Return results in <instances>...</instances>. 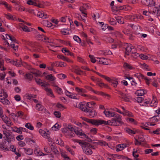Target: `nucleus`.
<instances>
[{
    "label": "nucleus",
    "mask_w": 160,
    "mask_h": 160,
    "mask_svg": "<svg viewBox=\"0 0 160 160\" xmlns=\"http://www.w3.org/2000/svg\"><path fill=\"white\" fill-rule=\"evenodd\" d=\"M103 113L106 117L108 118L113 117L114 118H112L111 120H113V121L115 122V125H112V126H119L118 123L122 125L123 122L122 121L121 116L119 114L113 112L106 111L104 110Z\"/></svg>",
    "instance_id": "1"
},
{
    "label": "nucleus",
    "mask_w": 160,
    "mask_h": 160,
    "mask_svg": "<svg viewBox=\"0 0 160 160\" xmlns=\"http://www.w3.org/2000/svg\"><path fill=\"white\" fill-rule=\"evenodd\" d=\"M113 120H112L106 121L101 119H92V124L96 126L101 125L111 126L115 125V122Z\"/></svg>",
    "instance_id": "2"
},
{
    "label": "nucleus",
    "mask_w": 160,
    "mask_h": 160,
    "mask_svg": "<svg viewBox=\"0 0 160 160\" xmlns=\"http://www.w3.org/2000/svg\"><path fill=\"white\" fill-rule=\"evenodd\" d=\"M3 134L5 136V138L4 139V141L10 142L14 140V136L12 134L6 131H3Z\"/></svg>",
    "instance_id": "3"
},
{
    "label": "nucleus",
    "mask_w": 160,
    "mask_h": 160,
    "mask_svg": "<svg viewBox=\"0 0 160 160\" xmlns=\"http://www.w3.org/2000/svg\"><path fill=\"white\" fill-rule=\"evenodd\" d=\"M88 145L87 146H82V149L84 153L88 155H90L92 153V151L91 150V148L93 147V146L90 145L89 143H88Z\"/></svg>",
    "instance_id": "4"
},
{
    "label": "nucleus",
    "mask_w": 160,
    "mask_h": 160,
    "mask_svg": "<svg viewBox=\"0 0 160 160\" xmlns=\"http://www.w3.org/2000/svg\"><path fill=\"white\" fill-rule=\"evenodd\" d=\"M86 113L87 115L90 118L94 117L96 115L95 110L93 109L88 108Z\"/></svg>",
    "instance_id": "5"
},
{
    "label": "nucleus",
    "mask_w": 160,
    "mask_h": 160,
    "mask_svg": "<svg viewBox=\"0 0 160 160\" xmlns=\"http://www.w3.org/2000/svg\"><path fill=\"white\" fill-rule=\"evenodd\" d=\"M133 46H132L131 44H127L125 48L126 50V52L125 54L126 55H129V52H131L132 53V48H133Z\"/></svg>",
    "instance_id": "6"
},
{
    "label": "nucleus",
    "mask_w": 160,
    "mask_h": 160,
    "mask_svg": "<svg viewBox=\"0 0 160 160\" xmlns=\"http://www.w3.org/2000/svg\"><path fill=\"white\" fill-rule=\"evenodd\" d=\"M98 60H97V61L100 64H103L106 65H108L109 64V62L107 60L104 58H97Z\"/></svg>",
    "instance_id": "7"
},
{
    "label": "nucleus",
    "mask_w": 160,
    "mask_h": 160,
    "mask_svg": "<svg viewBox=\"0 0 160 160\" xmlns=\"http://www.w3.org/2000/svg\"><path fill=\"white\" fill-rule=\"evenodd\" d=\"M147 93L146 90L144 89L138 90L135 92V94L138 96H142Z\"/></svg>",
    "instance_id": "8"
},
{
    "label": "nucleus",
    "mask_w": 160,
    "mask_h": 160,
    "mask_svg": "<svg viewBox=\"0 0 160 160\" xmlns=\"http://www.w3.org/2000/svg\"><path fill=\"white\" fill-rule=\"evenodd\" d=\"M34 152L35 154L37 156H42L46 155L47 154L43 153L42 152H41L40 150H38L36 148L34 151Z\"/></svg>",
    "instance_id": "9"
},
{
    "label": "nucleus",
    "mask_w": 160,
    "mask_h": 160,
    "mask_svg": "<svg viewBox=\"0 0 160 160\" xmlns=\"http://www.w3.org/2000/svg\"><path fill=\"white\" fill-rule=\"evenodd\" d=\"M2 95L0 96V102L3 103V104L6 105H9L10 102L7 99H5V98H1Z\"/></svg>",
    "instance_id": "10"
},
{
    "label": "nucleus",
    "mask_w": 160,
    "mask_h": 160,
    "mask_svg": "<svg viewBox=\"0 0 160 160\" xmlns=\"http://www.w3.org/2000/svg\"><path fill=\"white\" fill-rule=\"evenodd\" d=\"M126 144H120L118 145L117 146V151H121L123 149L125 148L126 147Z\"/></svg>",
    "instance_id": "11"
},
{
    "label": "nucleus",
    "mask_w": 160,
    "mask_h": 160,
    "mask_svg": "<svg viewBox=\"0 0 160 160\" xmlns=\"http://www.w3.org/2000/svg\"><path fill=\"white\" fill-rule=\"evenodd\" d=\"M75 90L78 92V94L81 95H83V93L86 92V90L82 88H80L78 87H76Z\"/></svg>",
    "instance_id": "12"
},
{
    "label": "nucleus",
    "mask_w": 160,
    "mask_h": 160,
    "mask_svg": "<svg viewBox=\"0 0 160 160\" xmlns=\"http://www.w3.org/2000/svg\"><path fill=\"white\" fill-rule=\"evenodd\" d=\"M74 132L78 136H81L82 137H83V136L85 137L86 136V134L84 132H82V129H80L79 130H76Z\"/></svg>",
    "instance_id": "13"
},
{
    "label": "nucleus",
    "mask_w": 160,
    "mask_h": 160,
    "mask_svg": "<svg viewBox=\"0 0 160 160\" xmlns=\"http://www.w3.org/2000/svg\"><path fill=\"white\" fill-rule=\"evenodd\" d=\"M58 58L61 59L64 61H66L68 62H71V61L67 57L61 55H58L57 56Z\"/></svg>",
    "instance_id": "14"
},
{
    "label": "nucleus",
    "mask_w": 160,
    "mask_h": 160,
    "mask_svg": "<svg viewBox=\"0 0 160 160\" xmlns=\"http://www.w3.org/2000/svg\"><path fill=\"white\" fill-rule=\"evenodd\" d=\"M51 149L55 154H59V152L57 148V147H55L53 144H51L50 146Z\"/></svg>",
    "instance_id": "15"
},
{
    "label": "nucleus",
    "mask_w": 160,
    "mask_h": 160,
    "mask_svg": "<svg viewBox=\"0 0 160 160\" xmlns=\"http://www.w3.org/2000/svg\"><path fill=\"white\" fill-rule=\"evenodd\" d=\"M125 132L130 135L134 134L136 133V132L131 129L128 128H124Z\"/></svg>",
    "instance_id": "16"
},
{
    "label": "nucleus",
    "mask_w": 160,
    "mask_h": 160,
    "mask_svg": "<svg viewBox=\"0 0 160 160\" xmlns=\"http://www.w3.org/2000/svg\"><path fill=\"white\" fill-rule=\"evenodd\" d=\"M3 5L7 8L8 10H10L11 7L10 6H9V5L6 2L3 1H0V5Z\"/></svg>",
    "instance_id": "17"
},
{
    "label": "nucleus",
    "mask_w": 160,
    "mask_h": 160,
    "mask_svg": "<svg viewBox=\"0 0 160 160\" xmlns=\"http://www.w3.org/2000/svg\"><path fill=\"white\" fill-rule=\"evenodd\" d=\"M155 14L157 17L160 15V9L158 8H154L153 9V13Z\"/></svg>",
    "instance_id": "18"
},
{
    "label": "nucleus",
    "mask_w": 160,
    "mask_h": 160,
    "mask_svg": "<svg viewBox=\"0 0 160 160\" xmlns=\"http://www.w3.org/2000/svg\"><path fill=\"white\" fill-rule=\"evenodd\" d=\"M74 141L77 142V143H79V144L81 145V147H82V146L84 147L85 146L86 147L88 145V142H85L82 141L81 140H76Z\"/></svg>",
    "instance_id": "19"
},
{
    "label": "nucleus",
    "mask_w": 160,
    "mask_h": 160,
    "mask_svg": "<svg viewBox=\"0 0 160 160\" xmlns=\"http://www.w3.org/2000/svg\"><path fill=\"white\" fill-rule=\"evenodd\" d=\"M39 132L40 134L43 137H47V138L49 139V138H50L48 136L49 135V134L47 133L44 131L40 129L39 130Z\"/></svg>",
    "instance_id": "20"
},
{
    "label": "nucleus",
    "mask_w": 160,
    "mask_h": 160,
    "mask_svg": "<svg viewBox=\"0 0 160 160\" xmlns=\"http://www.w3.org/2000/svg\"><path fill=\"white\" fill-rule=\"evenodd\" d=\"M45 78L48 80L51 81H53L56 79V78L52 74L47 75L45 77Z\"/></svg>",
    "instance_id": "21"
},
{
    "label": "nucleus",
    "mask_w": 160,
    "mask_h": 160,
    "mask_svg": "<svg viewBox=\"0 0 160 160\" xmlns=\"http://www.w3.org/2000/svg\"><path fill=\"white\" fill-rule=\"evenodd\" d=\"M23 148L24 149L25 152L27 154L31 155L33 153V150L32 149L27 148Z\"/></svg>",
    "instance_id": "22"
},
{
    "label": "nucleus",
    "mask_w": 160,
    "mask_h": 160,
    "mask_svg": "<svg viewBox=\"0 0 160 160\" xmlns=\"http://www.w3.org/2000/svg\"><path fill=\"white\" fill-rule=\"evenodd\" d=\"M55 87V89L56 91V92L60 95H61L63 93V91L62 89L59 87L58 86L55 85L54 86Z\"/></svg>",
    "instance_id": "23"
},
{
    "label": "nucleus",
    "mask_w": 160,
    "mask_h": 160,
    "mask_svg": "<svg viewBox=\"0 0 160 160\" xmlns=\"http://www.w3.org/2000/svg\"><path fill=\"white\" fill-rule=\"evenodd\" d=\"M6 36L7 39H10L13 42H17L16 41V39L14 37L8 34H6Z\"/></svg>",
    "instance_id": "24"
},
{
    "label": "nucleus",
    "mask_w": 160,
    "mask_h": 160,
    "mask_svg": "<svg viewBox=\"0 0 160 160\" xmlns=\"http://www.w3.org/2000/svg\"><path fill=\"white\" fill-rule=\"evenodd\" d=\"M11 63L16 66H20L21 65L22 63V61L21 60H20V62H17V60H13L11 62Z\"/></svg>",
    "instance_id": "25"
},
{
    "label": "nucleus",
    "mask_w": 160,
    "mask_h": 160,
    "mask_svg": "<svg viewBox=\"0 0 160 160\" xmlns=\"http://www.w3.org/2000/svg\"><path fill=\"white\" fill-rule=\"evenodd\" d=\"M44 108L43 106L40 104L38 103L36 106V109L39 111H42Z\"/></svg>",
    "instance_id": "26"
},
{
    "label": "nucleus",
    "mask_w": 160,
    "mask_h": 160,
    "mask_svg": "<svg viewBox=\"0 0 160 160\" xmlns=\"http://www.w3.org/2000/svg\"><path fill=\"white\" fill-rule=\"evenodd\" d=\"M135 76L138 78L140 81L141 79H144L145 77L143 75L140 73H137L134 75Z\"/></svg>",
    "instance_id": "27"
},
{
    "label": "nucleus",
    "mask_w": 160,
    "mask_h": 160,
    "mask_svg": "<svg viewBox=\"0 0 160 160\" xmlns=\"http://www.w3.org/2000/svg\"><path fill=\"white\" fill-rule=\"evenodd\" d=\"M60 126L58 123H56L52 128V130L53 131H56L60 128Z\"/></svg>",
    "instance_id": "28"
},
{
    "label": "nucleus",
    "mask_w": 160,
    "mask_h": 160,
    "mask_svg": "<svg viewBox=\"0 0 160 160\" xmlns=\"http://www.w3.org/2000/svg\"><path fill=\"white\" fill-rule=\"evenodd\" d=\"M62 52L65 53L66 55H69L70 53V51L68 50L66 48H63L62 49Z\"/></svg>",
    "instance_id": "29"
},
{
    "label": "nucleus",
    "mask_w": 160,
    "mask_h": 160,
    "mask_svg": "<svg viewBox=\"0 0 160 160\" xmlns=\"http://www.w3.org/2000/svg\"><path fill=\"white\" fill-rule=\"evenodd\" d=\"M130 26L134 30L137 31L138 29V28H140V26L138 25H135L133 24H130Z\"/></svg>",
    "instance_id": "30"
},
{
    "label": "nucleus",
    "mask_w": 160,
    "mask_h": 160,
    "mask_svg": "<svg viewBox=\"0 0 160 160\" xmlns=\"http://www.w3.org/2000/svg\"><path fill=\"white\" fill-rule=\"evenodd\" d=\"M115 18L118 23L120 24H123L124 23V22L122 21V20H123V18L121 17H117Z\"/></svg>",
    "instance_id": "31"
},
{
    "label": "nucleus",
    "mask_w": 160,
    "mask_h": 160,
    "mask_svg": "<svg viewBox=\"0 0 160 160\" xmlns=\"http://www.w3.org/2000/svg\"><path fill=\"white\" fill-rule=\"evenodd\" d=\"M95 104V103L94 102H89L87 103L86 106L88 108H92V106L94 105Z\"/></svg>",
    "instance_id": "32"
},
{
    "label": "nucleus",
    "mask_w": 160,
    "mask_h": 160,
    "mask_svg": "<svg viewBox=\"0 0 160 160\" xmlns=\"http://www.w3.org/2000/svg\"><path fill=\"white\" fill-rule=\"evenodd\" d=\"M80 109L82 111L85 112H87L88 110V108H87L86 106H84L83 104H80Z\"/></svg>",
    "instance_id": "33"
},
{
    "label": "nucleus",
    "mask_w": 160,
    "mask_h": 160,
    "mask_svg": "<svg viewBox=\"0 0 160 160\" xmlns=\"http://www.w3.org/2000/svg\"><path fill=\"white\" fill-rule=\"evenodd\" d=\"M81 118L83 120H84V121L87 122H88L89 123H90V124L92 123V119H89L87 118H86L84 117H81Z\"/></svg>",
    "instance_id": "34"
},
{
    "label": "nucleus",
    "mask_w": 160,
    "mask_h": 160,
    "mask_svg": "<svg viewBox=\"0 0 160 160\" xmlns=\"http://www.w3.org/2000/svg\"><path fill=\"white\" fill-rule=\"evenodd\" d=\"M25 127L28 129L31 130H32L34 129V127L33 126H32L31 124L29 123H28L26 124L25 126Z\"/></svg>",
    "instance_id": "35"
},
{
    "label": "nucleus",
    "mask_w": 160,
    "mask_h": 160,
    "mask_svg": "<svg viewBox=\"0 0 160 160\" xmlns=\"http://www.w3.org/2000/svg\"><path fill=\"white\" fill-rule=\"evenodd\" d=\"M12 130L13 132H17L19 134H22V132L21 131L20 128H18L15 127L14 128H12Z\"/></svg>",
    "instance_id": "36"
},
{
    "label": "nucleus",
    "mask_w": 160,
    "mask_h": 160,
    "mask_svg": "<svg viewBox=\"0 0 160 160\" xmlns=\"http://www.w3.org/2000/svg\"><path fill=\"white\" fill-rule=\"evenodd\" d=\"M86 8H85L82 7H80L79 8V10L80 11L82 12V13L84 14L85 15H84V17H87V14L86 13Z\"/></svg>",
    "instance_id": "37"
},
{
    "label": "nucleus",
    "mask_w": 160,
    "mask_h": 160,
    "mask_svg": "<svg viewBox=\"0 0 160 160\" xmlns=\"http://www.w3.org/2000/svg\"><path fill=\"white\" fill-rule=\"evenodd\" d=\"M27 3L29 5H37V3L32 0H28L27 2Z\"/></svg>",
    "instance_id": "38"
},
{
    "label": "nucleus",
    "mask_w": 160,
    "mask_h": 160,
    "mask_svg": "<svg viewBox=\"0 0 160 160\" xmlns=\"http://www.w3.org/2000/svg\"><path fill=\"white\" fill-rule=\"evenodd\" d=\"M126 120L127 122L132 123L134 124H136L137 123L136 121H135L134 119L132 118H126Z\"/></svg>",
    "instance_id": "39"
},
{
    "label": "nucleus",
    "mask_w": 160,
    "mask_h": 160,
    "mask_svg": "<svg viewBox=\"0 0 160 160\" xmlns=\"http://www.w3.org/2000/svg\"><path fill=\"white\" fill-rule=\"evenodd\" d=\"M66 150L69 152L72 155H75V153L73 151V150L72 149H71L68 146H66Z\"/></svg>",
    "instance_id": "40"
},
{
    "label": "nucleus",
    "mask_w": 160,
    "mask_h": 160,
    "mask_svg": "<svg viewBox=\"0 0 160 160\" xmlns=\"http://www.w3.org/2000/svg\"><path fill=\"white\" fill-rule=\"evenodd\" d=\"M38 16L41 18H47V14H45L44 13H39L38 14Z\"/></svg>",
    "instance_id": "41"
},
{
    "label": "nucleus",
    "mask_w": 160,
    "mask_h": 160,
    "mask_svg": "<svg viewBox=\"0 0 160 160\" xmlns=\"http://www.w3.org/2000/svg\"><path fill=\"white\" fill-rule=\"evenodd\" d=\"M33 77V76L31 73H27L25 75V78L30 81L32 80Z\"/></svg>",
    "instance_id": "42"
},
{
    "label": "nucleus",
    "mask_w": 160,
    "mask_h": 160,
    "mask_svg": "<svg viewBox=\"0 0 160 160\" xmlns=\"http://www.w3.org/2000/svg\"><path fill=\"white\" fill-rule=\"evenodd\" d=\"M22 28L24 32H29L30 31V30L28 28V27L25 25H23Z\"/></svg>",
    "instance_id": "43"
},
{
    "label": "nucleus",
    "mask_w": 160,
    "mask_h": 160,
    "mask_svg": "<svg viewBox=\"0 0 160 160\" xmlns=\"http://www.w3.org/2000/svg\"><path fill=\"white\" fill-rule=\"evenodd\" d=\"M123 67L126 69H132V67L130 64L126 62L124 63Z\"/></svg>",
    "instance_id": "44"
},
{
    "label": "nucleus",
    "mask_w": 160,
    "mask_h": 160,
    "mask_svg": "<svg viewBox=\"0 0 160 160\" xmlns=\"http://www.w3.org/2000/svg\"><path fill=\"white\" fill-rule=\"evenodd\" d=\"M109 22L111 25H116L117 22L115 19L111 18L110 19Z\"/></svg>",
    "instance_id": "45"
},
{
    "label": "nucleus",
    "mask_w": 160,
    "mask_h": 160,
    "mask_svg": "<svg viewBox=\"0 0 160 160\" xmlns=\"http://www.w3.org/2000/svg\"><path fill=\"white\" fill-rule=\"evenodd\" d=\"M67 128H68V130H69L71 132L74 131L75 132V131L76 130V129L74 128L71 125H68L67 126Z\"/></svg>",
    "instance_id": "46"
},
{
    "label": "nucleus",
    "mask_w": 160,
    "mask_h": 160,
    "mask_svg": "<svg viewBox=\"0 0 160 160\" xmlns=\"http://www.w3.org/2000/svg\"><path fill=\"white\" fill-rule=\"evenodd\" d=\"M3 63L4 61L2 59H0V68L2 71L4 70L3 67Z\"/></svg>",
    "instance_id": "47"
},
{
    "label": "nucleus",
    "mask_w": 160,
    "mask_h": 160,
    "mask_svg": "<svg viewBox=\"0 0 160 160\" xmlns=\"http://www.w3.org/2000/svg\"><path fill=\"white\" fill-rule=\"evenodd\" d=\"M73 38L75 41L79 43H80L81 42V40L78 36L76 35L74 36L73 37Z\"/></svg>",
    "instance_id": "48"
},
{
    "label": "nucleus",
    "mask_w": 160,
    "mask_h": 160,
    "mask_svg": "<svg viewBox=\"0 0 160 160\" xmlns=\"http://www.w3.org/2000/svg\"><path fill=\"white\" fill-rule=\"evenodd\" d=\"M112 85L115 88L117 87L118 84V82L116 80H112L110 82Z\"/></svg>",
    "instance_id": "49"
},
{
    "label": "nucleus",
    "mask_w": 160,
    "mask_h": 160,
    "mask_svg": "<svg viewBox=\"0 0 160 160\" xmlns=\"http://www.w3.org/2000/svg\"><path fill=\"white\" fill-rule=\"evenodd\" d=\"M143 100L144 98H143L139 97L136 98H135V100L138 103L141 102Z\"/></svg>",
    "instance_id": "50"
},
{
    "label": "nucleus",
    "mask_w": 160,
    "mask_h": 160,
    "mask_svg": "<svg viewBox=\"0 0 160 160\" xmlns=\"http://www.w3.org/2000/svg\"><path fill=\"white\" fill-rule=\"evenodd\" d=\"M130 97L129 96L126 94L122 99L125 102H129L130 101Z\"/></svg>",
    "instance_id": "51"
},
{
    "label": "nucleus",
    "mask_w": 160,
    "mask_h": 160,
    "mask_svg": "<svg viewBox=\"0 0 160 160\" xmlns=\"http://www.w3.org/2000/svg\"><path fill=\"white\" fill-rule=\"evenodd\" d=\"M54 114L58 118H59L61 117V113L60 112L55 111L54 112Z\"/></svg>",
    "instance_id": "52"
},
{
    "label": "nucleus",
    "mask_w": 160,
    "mask_h": 160,
    "mask_svg": "<svg viewBox=\"0 0 160 160\" xmlns=\"http://www.w3.org/2000/svg\"><path fill=\"white\" fill-rule=\"evenodd\" d=\"M17 117H19L22 118L24 115L23 112L22 111H19L16 114Z\"/></svg>",
    "instance_id": "53"
},
{
    "label": "nucleus",
    "mask_w": 160,
    "mask_h": 160,
    "mask_svg": "<svg viewBox=\"0 0 160 160\" xmlns=\"http://www.w3.org/2000/svg\"><path fill=\"white\" fill-rule=\"evenodd\" d=\"M105 26L106 27V28H102V29L103 30H105L107 28H108L109 30H113V28L112 27L108 26L107 25H105Z\"/></svg>",
    "instance_id": "54"
},
{
    "label": "nucleus",
    "mask_w": 160,
    "mask_h": 160,
    "mask_svg": "<svg viewBox=\"0 0 160 160\" xmlns=\"http://www.w3.org/2000/svg\"><path fill=\"white\" fill-rule=\"evenodd\" d=\"M139 57L140 58L142 59L146 60L148 58V57L147 56L143 54H140Z\"/></svg>",
    "instance_id": "55"
},
{
    "label": "nucleus",
    "mask_w": 160,
    "mask_h": 160,
    "mask_svg": "<svg viewBox=\"0 0 160 160\" xmlns=\"http://www.w3.org/2000/svg\"><path fill=\"white\" fill-rule=\"evenodd\" d=\"M89 57L90 58L91 61L92 63H94L95 62H96V60L95 59V58H94V57L93 56L91 55H89Z\"/></svg>",
    "instance_id": "56"
},
{
    "label": "nucleus",
    "mask_w": 160,
    "mask_h": 160,
    "mask_svg": "<svg viewBox=\"0 0 160 160\" xmlns=\"http://www.w3.org/2000/svg\"><path fill=\"white\" fill-rule=\"evenodd\" d=\"M119 6H114L112 7V10L113 11H118L119 10Z\"/></svg>",
    "instance_id": "57"
},
{
    "label": "nucleus",
    "mask_w": 160,
    "mask_h": 160,
    "mask_svg": "<svg viewBox=\"0 0 160 160\" xmlns=\"http://www.w3.org/2000/svg\"><path fill=\"white\" fill-rule=\"evenodd\" d=\"M62 131L63 133H65V134H67L69 132L67 127H66L62 129Z\"/></svg>",
    "instance_id": "58"
},
{
    "label": "nucleus",
    "mask_w": 160,
    "mask_h": 160,
    "mask_svg": "<svg viewBox=\"0 0 160 160\" xmlns=\"http://www.w3.org/2000/svg\"><path fill=\"white\" fill-rule=\"evenodd\" d=\"M10 46L11 47L13 48L15 51H16V50H18V45L15 46L14 44H10Z\"/></svg>",
    "instance_id": "59"
},
{
    "label": "nucleus",
    "mask_w": 160,
    "mask_h": 160,
    "mask_svg": "<svg viewBox=\"0 0 160 160\" xmlns=\"http://www.w3.org/2000/svg\"><path fill=\"white\" fill-rule=\"evenodd\" d=\"M98 144L101 146H105L106 145H108V144L106 142L103 141L99 142Z\"/></svg>",
    "instance_id": "60"
},
{
    "label": "nucleus",
    "mask_w": 160,
    "mask_h": 160,
    "mask_svg": "<svg viewBox=\"0 0 160 160\" xmlns=\"http://www.w3.org/2000/svg\"><path fill=\"white\" fill-rule=\"evenodd\" d=\"M144 2V4L147 6H149L150 5V3L151 0H143Z\"/></svg>",
    "instance_id": "61"
},
{
    "label": "nucleus",
    "mask_w": 160,
    "mask_h": 160,
    "mask_svg": "<svg viewBox=\"0 0 160 160\" xmlns=\"http://www.w3.org/2000/svg\"><path fill=\"white\" fill-rule=\"evenodd\" d=\"M157 104V102L155 100H152L151 103L150 104V106L151 107L154 106L156 105Z\"/></svg>",
    "instance_id": "62"
},
{
    "label": "nucleus",
    "mask_w": 160,
    "mask_h": 160,
    "mask_svg": "<svg viewBox=\"0 0 160 160\" xmlns=\"http://www.w3.org/2000/svg\"><path fill=\"white\" fill-rule=\"evenodd\" d=\"M59 66V63L58 62H53L51 64V66L52 67H58Z\"/></svg>",
    "instance_id": "63"
},
{
    "label": "nucleus",
    "mask_w": 160,
    "mask_h": 160,
    "mask_svg": "<svg viewBox=\"0 0 160 160\" xmlns=\"http://www.w3.org/2000/svg\"><path fill=\"white\" fill-rule=\"evenodd\" d=\"M58 78L61 79H64L66 76V75L62 73L59 74L58 75Z\"/></svg>",
    "instance_id": "64"
}]
</instances>
